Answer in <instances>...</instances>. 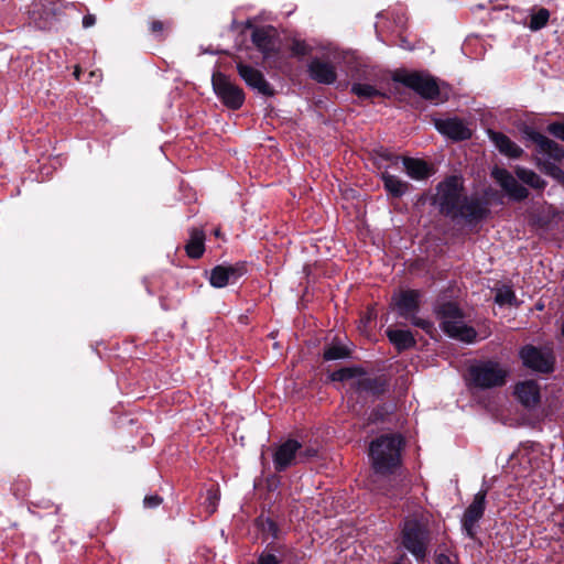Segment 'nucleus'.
I'll use <instances>...</instances> for the list:
<instances>
[{
    "mask_svg": "<svg viewBox=\"0 0 564 564\" xmlns=\"http://www.w3.org/2000/svg\"><path fill=\"white\" fill-rule=\"evenodd\" d=\"M432 197V204L437 207L441 215L456 223L475 227L490 215V203L478 194L468 195L465 192V182L460 175H448L441 181Z\"/></svg>",
    "mask_w": 564,
    "mask_h": 564,
    "instance_id": "nucleus-1",
    "label": "nucleus"
},
{
    "mask_svg": "<svg viewBox=\"0 0 564 564\" xmlns=\"http://www.w3.org/2000/svg\"><path fill=\"white\" fill-rule=\"evenodd\" d=\"M263 539L271 536L273 541L265 545L254 564H301L299 551L284 542H281L284 532L279 523L271 517L259 516L256 520Z\"/></svg>",
    "mask_w": 564,
    "mask_h": 564,
    "instance_id": "nucleus-2",
    "label": "nucleus"
},
{
    "mask_svg": "<svg viewBox=\"0 0 564 564\" xmlns=\"http://www.w3.org/2000/svg\"><path fill=\"white\" fill-rule=\"evenodd\" d=\"M431 514L414 511L403 519L400 538L402 546L417 561L424 562L433 540Z\"/></svg>",
    "mask_w": 564,
    "mask_h": 564,
    "instance_id": "nucleus-3",
    "label": "nucleus"
},
{
    "mask_svg": "<svg viewBox=\"0 0 564 564\" xmlns=\"http://www.w3.org/2000/svg\"><path fill=\"white\" fill-rule=\"evenodd\" d=\"M404 438L400 434H383L369 444L371 467L378 475H392L402 465Z\"/></svg>",
    "mask_w": 564,
    "mask_h": 564,
    "instance_id": "nucleus-4",
    "label": "nucleus"
},
{
    "mask_svg": "<svg viewBox=\"0 0 564 564\" xmlns=\"http://www.w3.org/2000/svg\"><path fill=\"white\" fill-rule=\"evenodd\" d=\"M442 330L451 338L471 344L477 338L474 327L464 324V312L455 302H443L435 307Z\"/></svg>",
    "mask_w": 564,
    "mask_h": 564,
    "instance_id": "nucleus-5",
    "label": "nucleus"
},
{
    "mask_svg": "<svg viewBox=\"0 0 564 564\" xmlns=\"http://www.w3.org/2000/svg\"><path fill=\"white\" fill-rule=\"evenodd\" d=\"M393 82L400 83L414 90L423 99L435 104L445 102L448 95L443 93L437 79L422 72L397 70L392 76Z\"/></svg>",
    "mask_w": 564,
    "mask_h": 564,
    "instance_id": "nucleus-6",
    "label": "nucleus"
},
{
    "mask_svg": "<svg viewBox=\"0 0 564 564\" xmlns=\"http://www.w3.org/2000/svg\"><path fill=\"white\" fill-rule=\"evenodd\" d=\"M508 375L509 371L492 359L478 361L468 368L470 384L481 390L503 387Z\"/></svg>",
    "mask_w": 564,
    "mask_h": 564,
    "instance_id": "nucleus-7",
    "label": "nucleus"
},
{
    "mask_svg": "<svg viewBox=\"0 0 564 564\" xmlns=\"http://www.w3.org/2000/svg\"><path fill=\"white\" fill-rule=\"evenodd\" d=\"M212 86L220 102L230 110H239L246 100L243 89L220 70L212 75Z\"/></svg>",
    "mask_w": 564,
    "mask_h": 564,
    "instance_id": "nucleus-8",
    "label": "nucleus"
},
{
    "mask_svg": "<svg viewBox=\"0 0 564 564\" xmlns=\"http://www.w3.org/2000/svg\"><path fill=\"white\" fill-rule=\"evenodd\" d=\"M519 358L525 368L539 373L550 375L555 369V356L551 348L527 344L520 348Z\"/></svg>",
    "mask_w": 564,
    "mask_h": 564,
    "instance_id": "nucleus-9",
    "label": "nucleus"
},
{
    "mask_svg": "<svg viewBox=\"0 0 564 564\" xmlns=\"http://www.w3.org/2000/svg\"><path fill=\"white\" fill-rule=\"evenodd\" d=\"M61 13L62 7L53 0H40L32 3L28 11L29 24L37 30H51Z\"/></svg>",
    "mask_w": 564,
    "mask_h": 564,
    "instance_id": "nucleus-10",
    "label": "nucleus"
},
{
    "mask_svg": "<svg viewBox=\"0 0 564 564\" xmlns=\"http://www.w3.org/2000/svg\"><path fill=\"white\" fill-rule=\"evenodd\" d=\"M521 133L527 142H531L535 145L536 153L546 155L555 162H561L564 159L563 147L541 132L534 130L532 127L524 126Z\"/></svg>",
    "mask_w": 564,
    "mask_h": 564,
    "instance_id": "nucleus-11",
    "label": "nucleus"
},
{
    "mask_svg": "<svg viewBox=\"0 0 564 564\" xmlns=\"http://www.w3.org/2000/svg\"><path fill=\"white\" fill-rule=\"evenodd\" d=\"M248 273V263L238 261L234 264H217L209 273V283L215 289H223L229 284L236 283L240 278Z\"/></svg>",
    "mask_w": 564,
    "mask_h": 564,
    "instance_id": "nucleus-12",
    "label": "nucleus"
},
{
    "mask_svg": "<svg viewBox=\"0 0 564 564\" xmlns=\"http://www.w3.org/2000/svg\"><path fill=\"white\" fill-rule=\"evenodd\" d=\"M247 28H252L251 42L262 54L263 59H269L279 54L278 34L272 25L252 26L248 22Z\"/></svg>",
    "mask_w": 564,
    "mask_h": 564,
    "instance_id": "nucleus-13",
    "label": "nucleus"
},
{
    "mask_svg": "<svg viewBox=\"0 0 564 564\" xmlns=\"http://www.w3.org/2000/svg\"><path fill=\"white\" fill-rule=\"evenodd\" d=\"M486 497L487 489H481L478 491L463 514L462 528L466 535L470 539L476 538V525L485 514Z\"/></svg>",
    "mask_w": 564,
    "mask_h": 564,
    "instance_id": "nucleus-14",
    "label": "nucleus"
},
{
    "mask_svg": "<svg viewBox=\"0 0 564 564\" xmlns=\"http://www.w3.org/2000/svg\"><path fill=\"white\" fill-rule=\"evenodd\" d=\"M236 69L240 78L249 88L257 90L259 94L267 97H272L275 94V89L258 68L239 61L236 64Z\"/></svg>",
    "mask_w": 564,
    "mask_h": 564,
    "instance_id": "nucleus-15",
    "label": "nucleus"
},
{
    "mask_svg": "<svg viewBox=\"0 0 564 564\" xmlns=\"http://www.w3.org/2000/svg\"><path fill=\"white\" fill-rule=\"evenodd\" d=\"M351 388L359 397L367 395L379 399L389 391L390 379L383 373L375 377H361L352 383Z\"/></svg>",
    "mask_w": 564,
    "mask_h": 564,
    "instance_id": "nucleus-16",
    "label": "nucleus"
},
{
    "mask_svg": "<svg viewBox=\"0 0 564 564\" xmlns=\"http://www.w3.org/2000/svg\"><path fill=\"white\" fill-rule=\"evenodd\" d=\"M302 443L295 438H288L281 443L273 453V465L276 473H283L291 466L299 464L297 452Z\"/></svg>",
    "mask_w": 564,
    "mask_h": 564,
    "instance_id": "nucleus-17",
    "label": "nucleus"
},
{
    "mask_svg": "<svg viewBox=\"0 0 564 564\" xmlns=\"http://www.w3.org/2000/svg\"><path fill=\"white\" fill-rule=\"evenodd\" d=\"M433 124L435 129L454 142H460L469 140L473 135L471 130L458 118H434Z\"/></svg>",
    "mask_w": 564,
    "mask_h": 564,
    "instance_id": "nucleus-18",
    "label": "nucleus"
},
{
    "mask_svg": "<svg viewBox=\"0 0 564 564\" xmlns=\"http://www.w3.org/2000/svg\"><path fill=\"white\" fill-rule=\"evenodd\" d=\"M491 175L511 199L522 202L529 197V191L508 170L495 167Z\"/></svg>",
    "mask_w": 564,
    "mask_h": 564,
    "instance_id": "nucleus-19",
    "label": "nucleus"
},
{
    "mask_svg": "<svg viewBox=\"0 0 564 564\" xmlns=\"http://www.w3.org/2000/svg\"><path fill=\"white\" fill-rule=\"evenodd\" d=\"M421 293L419 290H404L398 295H393L392 303L397 313L402 318H410L420 311Z\"/></svg>",
    "mask_w": 564,
    "mask_h": 564,
    "instance_id": "nucleus-20",
    "label": "nucleus"
},
{
    "mask_svg": "<svg viewBox=\"0 0 564 564\" xmlns=\"http://www.w3.org/2000/svg\"><path fill=\"white\" fill-rule=\"evenodd\" d=\"M307 73L311 79L318 84L332 85L337 80V72L335 66L329 63L314 57L307 65Z\"/></svg>",
    "mask_w": 564,
    "mask_h": 564,
    "instance_id": "nucleus-21",
    "label": "nucleus"
},
{
    "mask_svg": "<svg viewBox=\"0 0 564 564\" xmlns=\"http://www.w3.org/2000/svg\"><path fill=\"white\" fill-rule=\"evenodd\" d=\"M514 394L525 408H534L541 401L540 387L534 380H527L516 384Z\"/></svg>",
    "mask_w": 564,
    "mask_h": 564,
    "instance_id": "nucleus-22",
    "label": "nucleus"
},
{
    "mask_svg": "<svg viewBox=\"0 0 564 564\" xmlns=\"http://www.w3.org/2000/svg\"><path fill=\"white\" fill-rule=\"evenodd\" d=\"M488 137L498 151L510 159H520L524 153L517 143L502 132L489 129Z\"/></svg>",
    "mask_w": 564,
    "mask_h": 564,
    "instance_id": "nucleus-23",
    "label": "nucleus"
},
{
    "mask_svg": "<svg viewBox=\"0 0 564 564\" xmlns=\"http://www.w3.org/2000/svg\"><path fill=\"white\" fill-rule=\"evenodd\" d=\"M402 163L406 174L416 181L426 180L435 172L434 167L422 159L404 156Z\"/></svg>",
    "mask_w": 564,
    "mask_h": 564,
    "instance_id": "nucleus-24",
    "label": "nucleus"
},
{
    "mask_svg": "<svg viewBox=\"0 0 564 564\" xmlns=\"http://www.w3.org/2000/svg\"><path fill=\"white\" fill-rule=\"evenodd\" d=\"M205 232L200 228L193 227L189 229V239L185 245L186 256L191 259H200L205 252Z\"/></svg>",
    "mask_w": 564,
    "mask_h": 564,
    "instance_id": "nucleus-25",
    "label": "nucleus"
},
{
    "mask_svg": "<svg viewBox=\"0 0 564 564\" xmlns=\"http://www.w3.org/2000/svg\"><path fill=\"white\" fill-rule=\"evenodd\" d=\"M386 335L389 341L394 346L395 350L400 354L409 350L416 345L413 334L408 329H393L388 328Z\"/></svg>",
    "mask_w": 564,
    "mask_h": 564,
    "instance_id": "nucleus-26",
    "label": "nucleus"
},
{
    "mask_svg": "<svg viewBox=\"0 0 564 564\" xmlns=\"http://www.w3.org/2000/svg\"><path fill=\"white\" fill-rule=\"evenodd\" d=\"M380 178L383 183L384 191L392 198L402 197L412 187L410 183L402 181L398 176L392 175L387 171L381 173Z\"/></svg>",
    "mask_w": 564,
    "mask_h": 564,
    "instance_id": "nucleus-27",
    "label": "nucleus"
},
{
    "mask_svg": "<svg viewBox=\"0 0 564 564\" xmlns=\"http://www.w3.org/2000/svg\"><path fill=\"white\" fill-rule=\"evenodd\" d=\"M514 172L519 180L534 189L543 191L547 185L546 181L532 170L518 166Z\"/></svg>",
    "mask_w": 564,
    "mask_h": 564,
    "instance_id": "nucleus-28",
    "label": "nucleus"
},
{
    "mask_svg": "<svg viewBox=\"0 0 564 564\" xmlns=\"http://www.w3.org/2000/svg\"><path fill=\"white\" fill-rule=\"evenodd\" d=\"M322 356L325 361L347 359L351 357V350L343 344L332 343L324 347Z\"/></svg>",
    "mask_w": 564,
    "mask_h": 564,
    "instance_id": "nucleus-29",
    "label": "nucleus"
},
{
    "mask_svg": "<svg viewBox=\"0 0 564 564\" xmlns=\"http://www.w3.org/2000/svg\"><path fill=\"white\" fill-rule=\"evenodd\" d=\"M365 375V370L361 367L354 366V367H343L338 370H335L329 373L328 378L330 381L334 382H344L349 379L360 377Z\"/></svg>",
    "mask_w": 564,
    "mask_h": 564,
    "instance_id": "nucleus-30",
    "label": "nucleus"
},
{
    "mask_svg": "<svg viewBox=\"0 0 564 564\" xmlns=\"http://www.w3.org/2000/svg\"><path fill=\"white\" fill-rule=\"evenodd\" d=\"M350 90L351 94L365 100L384 96V94L377 89L373 85L367 83H354Z\"/></svg>",
    "mask_w": 564,
    "mask_h": 564,
    "instance_id": "nucleus-31",
    "label": "nucleus"
},
{
    "mask_svg": "<svg viewBox=\"0 0 564 564\" xmlns=\"http://www.w3.org/2000/svg\"><path fill=\"white\" fill-rule=\"evenodd\" d=\"M550 20V11L546 8H539L532 10L530 14V22L528 24L531 31H539L546 26Z\"/></svg>",
    "mask_w": 564,
    "mask_h": 564,
    "instance_id": "nucleus-32",
    "label": "nucleus"
},
{
    "mask_svg": "<svg viewBox=\"0 0 564 564\" xmlns=\"http://www.w3.org/2000/svg\"><path fill=\"white\" fill-rule=\"evenodd\" d=\"M376 73L372 67L367 65H357L351 69V79L355 83H370L376 80Z\"/></svg>",
    "mask_w": 564,
    "mask_h": 564,
    "instance_id": "nucleus-33",
    "label": "nucleus"
},
{
    "mask_svg": "<svg viewBox=\"0 0 564 564\" xmlns=\"http://www.w3.org/2000/svg\"><path fill=\"white\" fill-rule=\"evenodd\" d=\"M517 301V296L514 291L509 285H503L502 288L498 289L495 295V302L502 306V305H513Z\"/></svg>",
    "mask_w": 564,
    "mask_h": 564,
    "instance_id": "nucleus-34",
    "label": "nucleus"
},
{
    "mask_svg": "<svg viewBox=\"0 0 564 564\" xmlns=\"http://www.w3.org/2000/svg\"><path fill=\"white\" fill-rule=\"evenodd\" d=\"M292 56L304 57L312 53V47L303 40L294 39L290 45Z\"/></svg>",
    "mask_w": 564,
    "mask_h": 564,
    "instance_id": "nucleus-35",
    "label": "nucleus"
},
{
    "mask_svg": "<svg viewBox=\"0 0 564 564\" xmlns=\"http://www.w3.org/2000/svg\"><path fill=\"white\" fill-rule=\"evenodd\" d=\"M375 154L378 161H384L390 163L391 165H398L399 161H402V158L392 153L388 149L380 148L375 150Z\"/></svg>",
    "mask_w": 564,
    "mask_h": 564,
    "instance_id": "nucleus-36",
    "label": "nucleus"
},
{
    "mask_svg": "<svg viewBox=\"0 0 564 564\" xmlns=\"http://www.w3.org/2000/svg\"><path fill=\"white\" fill-rule=\"evenodd\" d=\"M317 455H318V451L315 446L307 445L304 447L302 445V448L299 449V452H297V462H299V464L307 463V462L312 460L313 458L317 457Z\"/></svg>",
    "mask_w": 564,
    "mask_h": 564,
    "instance_id": "nucleus-37",
    "label": "nucleus"
},
{
    "mask_svg": "<svg viewBox=\"0 0 564 564\" xmlns=\"http://www.w3.org/2000/svg\"><path fill=\"white\" fill-rule=\"evenodd\" d=\"M220 495L218 489H208L206 494V509L209 514L214 513L217 510L218 501H219Z\"/></svg>",
    "mask_w": 564,
    "mask_h": 564,
    "instance_id": "nucleus-38",
    "label": "nucleus"
},
{
    "mask_svg": "<svg viewBox=\"0 0 564 564\" xmlns=\"http://www.w3.org/2000/svg\"><path fill=\"white\" fill-rule=\"evenodd\" d=\"M542 171L547 174L549 176L557 180V181H563L564 180V171L558 166L556 165L555 163H552V162H544L542 164Z\"/></svg>",
    "mask_w": 564,
    "mask_h": 564,
    "instance_id": "nucleus-39",
    "label": "nucleus"
},
{
    "mask_svg": "<svg viewBox=\"0 0 564 564\" xmlns=\"http://www.w3.org/2000/svg\"><path fill=\"white\" fill-rule=\"evenodd\" d=\"M546 131L554 138L564 141V121H554L549 123Z\"/></svg>",
    "mask_w": 564,
    "mask_h": 564,
    "instance_id": "nucleus-40",
    "label": "nucleus"
},
{
    "mask_svg": "<svg viewBox=\"0 0 564 564\" xmlns=\"http://www.w3.org/2000/svg\"><path fill=\"white\" fill-rule=\"evenodd\" d=\"M387 415V411L384 405H377L373 408L369 414L368 421L369 423L376 424L383 422Z\"/></svg>",
    "mask_w": 564,
    "mask_h": 564,
    "instance_id": "nucleus-41",
    "label": "nucleus"
},
{
    "mask_svg": "<svg viewBox=\"0 0 564 564\" xmlns=\"http://www.w3.org/2000/svg\"><path fill=\"white\" fill-rule=\"evenodd\" d=\"M149 30L156 39L162 40L164 39L165 23L161 20H153L150 22Z\"/></svg>",
    "mask_w": 564,
    "mask_h": 564,
    "instance_id": "nucleus-42",
    "label": "nucleus"
},
{
    "mask_svg": "<svg viewBox=\"0 0 564 564\" xmlns=\"http://www.w3.org/2000/svg\"><path fill=\"white\" fill-rule=\"evenodd\" d=\"M410 322L415 327L421 328L422 330L430 333L433 329V323L429 319H424L421 317H417L416 314L412 315L410 318Z\"/></svg>",
    "mask_w": 564,
    "mask_h": 564,
    "instance_id": "nucleus-43",
    "label": "nucleus"
},
{
    "mask_svg": "<svg viewBox=\"0 0 564 564\" xmlns=\"http://www.w3.org/2000/svg\"><path fill=\"white\" fill-rule=\"evenodd\" d=\"M163 502V498L160 495H148L143 499V506L148 509L158 508Z\"/></svg>",
    "mask_w": 564,
    "mask_h": 564,
    "instance_id": "nucleus-44",
    "label": "nucleus"
},
{
    "mask_svg": "<svg viewBox=\"0 0 564 564\" xmlns=\"http://www.w3.org/2000/svg\"><path fill=\"white\" fill-rule=\"evenodd\" d=\"M435 564H456L448 555L441 553L436 555Z\"/></svg>",
    "mask_w": 564,
    "mask_h": 564,
    "instance_id": "nucleus-45",
    "label": "nucleus"
},
{
    "mask_svg": "<svg viewBox=\"0 0 564 564\" xmlns=\"http://www.w3.org/2000/svg\"><path fill=\"white\" fill-rule=\"evenodd\" d=\"M95 23H96V17L94 14L88 13V14L84 15L83 26L85 29L91 28L93 25H95Z\"/></svg>",
    "mask_w": 564,
    "mask_h": 564,
    "instance_id": "nucleus-46",
    "label": "nucleus"
},
{
    "mask_svg": "<svg viewBox=\"0 0 564 564\" xmlns=\"http://www.w3.org/2000/svg\"><path fill=\"white\" fill-rule=\"evenodd\" d=\"M73 75L75 76L76 79H79V76H80V68L79 67H76Z\"/></svg>",
    "mask_w": 564,
    "mask_h": 564,
    "instance_id": "nucleus-47",
    "label": "nucleus"
},
{
    "mask_svg": "<svg viewBox=\"0 0 564 564\" xmlns=\"http://www.w3.org/2000/svg\"><path fill=\"white\" fill-rule=\"evenodd\" d=\"M214 235H215L216 237H220V236H221L220 228H216V229L214 230Z\"/></svg>",
    "mask_w": 564,
    "mask_h": 564,
    "instance_id": "nucleus-48",
    "label": "nucleus"
},
{
    "mask_svg": "<svg viewBox=\"0 0 564 564\" xmlns=\"http://www.w3.org/2000/svg\"><path fill=\"white\" fill-rule=\"evenodd\" d=\"M377 165H378V167H379V169H381V167H382V165H381V163H380V162H377Z\"/></svg>",
    "mask_w": 564,
    "mask_h": 564,
    "instance_id": "nucleus-49",
    "label": "nucleus"
},
{
    "mask_svg": "<svg viewBox=\"0 0 564 564\" xmlns=\"http://www.w3.org/2000/svg\"><path fill=\"white\" fill-rule=\"evenodd\" d=\"M562 335L564 336V323H563V326H562Z\"/></svg>",
    "mask_w": 564,
    "mask_h": 564,
    "instance_id": "nucleus-50",
    "label": "nucleus"
}]
</instances>
